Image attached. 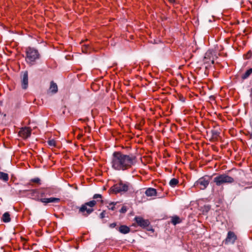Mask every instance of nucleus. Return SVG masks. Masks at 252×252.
Here are the masks:
<instances>
[{
	"mask_svg": "<svg viewBox=\"0 0 252 252\" xmlns=\"http://www.w3.org/2000/svg\"><path fill=\"white\" fill-rule=\"evenodd\" d=\"M252 73V69H249L246 71V72L242 75V78L244 80L249 77V76Z\"/></svg>",
	"mask_w": 252,
	"mask_h": 252,
	"instance_id": "aec40b11",
	"label": "nucleus"
},
{
	"mask_svg": "<svg viewBox=\"0 0 252 252\" xmlns=\"http://www.w3.org/2000/svg\"><path fill=\"white\" fill-rule=\"evenodd\" d=\"M94 199L90 201L86 202L82 204L79 208V212L81 213L83 216L85 217L88 216L94 211L93 207L96 204L97 202H100L101 204L103 203V201L102 200V195L100 194H95L93 196Z\"/></svg>",
	"mask_w": 252,
	"mask_h": 252,
	"instance_id": "f03ea898",
	"label": "nucleus"
},
{
	"mask_svg": "<svg viewBox=\"0 0 252 252\" xmlns=\"http://www.w3.org/2000/svg\"><path fill=\"white\" fill-rule=\"evenodd\" d=\"M48 144L51 147H56V142L54 139H50L48 141Z\"/></svg>",
	"mask_w": 252,
	"mask_h": 252,
	"instance_id": "4be33fe9",
	"label": "nucleus"
},
{
	"mask_svg": "<svg viewBox=\"0 0 252 252\" xmlns=\"http://www.w3.org/2000/svg\"><path fill=\"white\" fill-rule=\"evenodd\" d=\"M31 134V129L29 127H24L20 129L18 132L19 136L24 139L28 138Z\"/></svg>",
	"mask_w": 252,
	"mask_h": 252,
	"instance_id": "1a4fd4ad",
	"label": "nucleus"
},
{
	"mask_svg": "<svg viewBox=\"0 0 252 252\" xmlns=\"http://www.w3.org/2000/svg\"><path fill=\"white\" fill-rule=\"evenodd\" d=\"M22 88L26 90L28 87V72L27 71H26L24 72L22 82H21Z\"/></svg>",
	"mask_w": 252,
	"mask_h": 252,
	"instance_id": "f8f14e48",
	"label": "nucleus"
},
{
	"mask_svg": "<svg viewBox=\"0 0 252 252\" xmlns=\"http://www.w3.org/2000/svg\"><path fill=\"white\" fill-rule=\"evenodd\" d=\"M40 55L38 51L32 47H27L26 49V62L32 65L35 64L36 60L39 59Z\"/></svg>",
	"mask_w": 252,
	"mask_h": 252,
	"instance_id": "7ed1b4c3",
	"label": "nucleus"
},
{
	"mask_svg": "<svg viewBox=\"0 0 252 252\" xmlns=\"http://www.w3.org/2000/svg\"><path fill=\"white\" fill-rule=\"evenodd\" d=\"M251 95L252 96V91H251Z\"/></svg>",
	"mask_w": 252,
	"mask_h": 252,
	"instance_id": "72a5a7b5",
	"label": "nucleus"
},
{
	"mask_svg": "<svg viewBox=\"0 0 252 252\" xmlns=\"http://www.w3.org/2000/svg\"><path fill=\"white\" fill-rule=\"evenodd\" d=\"M170 3H174L175 0H168Z\"/></svg>",
	"mask_w": 252,
	"mask_h": 252,
	"instance_id": "2f4dec72",
	"label": "nucleus"
},
{
	"mask_svg": "<svg viewBox=\"0 0 252 252\" xmlns=\"http://www.w3.org/2000/svg\"><path fill=\"white\" fill-rule=\"evenodd\" d=\"M212 134V138L214 140H217L218 136H219L220 132L216 130H212L211 131Z\"/></svg>",
	"mask_w": 252,
	"mask_h": 252,
	"instance_id": "a211bd4d",
	"label": "nucleus"
},
{
	"mask_svg": "<svg viewBox=\"0 0 252 252\" xmlns=\"http://www.w3.org/2000/svg\"><path fill=\"white\" fill-rule=\"evenodd\" d=\"M119 231L122 234H127L129 232L130 228L126 225H122L118 228Z\"/></svg>",
	"mask_w": 252,
	"mask_h": 252,
	"instance_id": "4468645a",
	"label": "nucleus"
},
{
	"mask_svg": "<svg viewBox=\"0 0 252 252\" xmlns=\"http://www.w3.org/2000/svg\"><path fill=\"white\" fill-rule=\"evenodd\" d=\"M237 240V236L233 231H229L227 233V237L225 239V244H233Z\"/></svg>",
	"mask_w": 252,
	"mask_h": 252,
	"instance_id": "9d476101",
	"label": "nucleus"
},
{
	"mask_svg": "<svg viewBox=\"0 0 252 252\" xmlns=\"http://www.w3.org/2000/svg\"><path fill=\"white\" fill-rule=\"evenodd\" d=\"M116 203L111 202L109 203V205L107 206L109 210L114 211L115 209V205Z\"/></svg>",
	"mask_w": 252,
	"mask_h": 252,
	"instance_id": "b1692460",
	"label": "nucleus"
},
{
	"mask_svg": "<svg viewBox=\"0 0 252 252\" xmlns=\"http://www.w3.org/2000/svg\"><path fill=\"white\" fill-rule=\"evenodd\" d=\"M89 47L88 46V45H85V47H82V51L83 52L85 53H88V48H89Z\"/></svg>",
	"mask_w": 252,
	"mask_h": 252,
	"instance_id": "bb28decb",
	"label": "nucleus"
},
{
	"mask_svg": "<svg viewBox=\"0 0 252 252\" xmlns=\"http://www.w3.org/2000/svg\"><path fill=\"white\" fill-rule=\"evenodd\" d=\"M134 220L137 223V225L143 228H145L147 227H148L150 224V222L148 220L144 219L141 217L136 216L134 218Z\"/></svg>",
	"mask_w": 252,
	"mask_h": 252,
	"instance_id": "6e6552de",
	"label": "nucleus"
},
{
	"mask_svg": "<svg viewBox=\"0 0 252 252\" xmlns=\"http://www.w3.org/2000/svg\"><path fill=\"white\" fill-rule=\"evenodd\" d=\"M33 192H37V190L36 189H33L32 190Z\"/></svg>",
	"mask_w": 252,
	"mask_h": 252,
	"instance_id": "473e14b6",
	"label": "nucleus"
},
{
	"mask_svg": "<svg viewBox=\"0 0 252 252\" xmlns=\"http://www.w3.org/2000/svg\"><path fill=\"white\" fill-rule=\"evenodd\" d=\"M145 194L147 196H156L157 195V190L154 188H150L146 189Z\"/></svg>",
	"mask_w": 252,
	"mask_h": 252,
	"instance_id": "ddd939ff",
	"label": "nucleus"
},
{
	"mask_svg": "<svg viewBox=\"0 0 252 252\" xmlns=\"http://www.w3.org/2000/svg\"><path fill=\"white\" fill-rule=\"evenodd\" d=\"M171 222L174 225H176L177 223H180L181 220L179 217L176 216L172 218Z\"/></svg>",
	"mask_w": 252,
	"mask_h": 252,
	"instance_id": "6ab92c4d",
	"label": "nucleus"
},
{
	"mask_svg": "<svg viewBox=\"0 0 252 252\" xmlns=\"http://www.w3.org/2000/svg\"><path fill=\"white\" fill-rule=\"evenodd\" d=\"M37 200L43 203L44 205H46L49 203H58L60 201V199L56 197L41 198L37 199Z\"/></svg>",
	"mask_w": 252,
	"mask_h": 252,
	"instance_id": "9b49d317",
	"label": "nucleus"
},
{
	"mask_svg": "<svg viewBox=\"0 0 252 252\" xmlns=\"http://www.w3.org/2000/svg\"><path fill=\"white\" fill-rule=\"evenodd\" d=\"M251 69H252V68H251Z\"/></svg>",
	"mask_w": 252,
	"mask_h": 252,
	"instance_id": "f704fd0d",
	"label": "nucleus"
},
{
	"mask_svg": "<svg viewBox=\"0 0 252 252\" xmlns=\"http://www.w3.org/2000/svg\"><path fill=\"white\" fill-rule=\"evenodd\" d=\"M252 56V52L251 51H249L247 54L246 55V59H248L250 58Z\"/></svg>",
	"mask_w": 252,
	"mask_h": 252,
	"instance_id": "cd10ccee",
	"label": "nucleus"
},
{
	"mask_svg": "<svg viewBox=\"0 0 252 252\" xmlns=\"http://www.w3.org/2000/svg\"><path fill=\"white\" fill-rule=\"evenodd\" d=\"M51 194V193L50 190L49 189H46L44 191L41 193V196L43 197L47 195H50Z\"/></svg>",
	"mask_w": 252,
	"mask_h": 252,
	"instance_id": "5701e85b",
	"label": "nucleus"
},
{
	"mask_svg": "<svg viewBox=\"0 0 252 252\" xmlns=\"http://www.w3.org/2000/svg\"><path fill=\"white\" fill-rule=\"evenodd\" d=\"M132 189V186L130 184L121 181L119 183L113 186L110 188V191L111 193L117 194L118 193H124Z\"/></svg>",
	"mask_w": 252,
	"mask_h": 252,
	"instance_id": "20e7f679",
	"label": "nucleus"
},
{
	"mask_svg": "<svg viewBox=\"0 0 252 252\" xmlns=\"http://www.w3.org/2000/svg\"><path fill=\"white\" fill-rule=\"evenodd\" d=\"M136 162V158L133 155L115 152L112 155L111 163L114 169L124 171L131 168Z\"/></svg>",
	"mask_w": 252,
	"mask_h": 252,
	"instance_id": "f257e3e1",
	"label": "nucleus"
},
{
	"mask_svg": "<svg viewBox=\"0 0 252 252\" xmlns=\"http://www.w3.org/2000/svg\"><path fill=\"white\" fill-rule=\"evenodd\" d=\"M0 179L4 182H7L9 179L8 174L0 171Z\"/></svg>",
	"mask_w": 252,
	"mask_h": 252,
	"instance_id": "f3484780",
	"label": "nucleus"
},
{
	"mask_svg": "<svg viewBox=\"0 0 252 252\" xmlns=\"http://www.w3.org/2000/svg\"><path fill=\"white\" fill-rule=\"evenodd\" d=\"M31 181L33 183H37L38 184H40V179L39 178H35L32 179L31 180Z\"/></svg>",
	"mask_w": 252,
	"mask_h": 252,
	"instance_id": "393cba45",
	"label": "nucleus"
},
{
	"mask_svg": "<svg viewBox=\"0 0 252 252\" xmlns=\"http://www.w3.org/2000/svg\"><path fill=\"white\" fill-rule=\"evenodd\" d=\"M179 183V181L177 179L173 178L169 182V185L172 187H175Z\"/></svg>",
	"mask_w": 252,
	"mask_h": 252,
	"instance_id": "412c9836",
	"label": "nucleus"
},
{
	"mask_svg": "<svg viewBox=\"0 0 252 252\" xmlns=\"http://www.w3.org/2000/svg\"><path fill=\"white\" fill-rule=\"evenodd\" d=\"M209 182V177H202L194 183V187L200 189H204L207 187Z\"/></svg>",
	"mask_w": 252,
	"mask_h": 252,
	"instance_id": "423d86ee",
	"label": "nucleus"
},
{
	"mask_svg": "<svg viewBox=\"0 0 252 252\" xmlns=\"http://www.w3.org/2000/svg\"><path fill=\"white\" fill-rule=\"evenodd\" d=\"M1 220L4 222H9L11 220L9 213L8 212L4 213L2 215Z\"/></svg>",
	"mask_w": 252,
	"mask_h": 252,
	"instance_id": "dca6fc26",
	"label": "nucleus"
},
{
	"mask_svg": "<svg viewBox=\"0 0 252 252\" xmlns=\"http://www.w3.org/2000/svg\"><path fill=\"white\" fill-rule=\"evenodd\" d=\"M127 211V208L126 206H123L120 212L122 213H125Z\"/></svg>",
	"mask_w": 252,
	"mask_h": 252,
	"instance_id": "a878e982",
	"label": "nucleus"
},
{
	"mask_svg": "<svg viewBox=\"0 0 252 252\" xmlns=\"http://www.w3.org/2000/svg\"><path fill=\"white\" fill-rule=\"evenodd\" d=\"M49 89L51 93L53 94L56 93L58 92L57 85L53 81H51Z\"/></svg>",
	"mask_w": 252,
	"mask_h": 252,
	"instance_id": "2eb2a0df",
	"label": "nucleus"
},
{
	"mask_svg": "<svg viewBox=\"0 0 252 252\" xmlns=\"http://www.w3.org/2000/svg\"><path fill=\"white\" fill-rule=\"evenodd\" d=\"M105 216V211H103L100 214V218L101 219H103Z\"/></svg>",
	"mask_w": 252,
	"mask_h": 252,
	"instance_id": "c85d7f7f",
	"label": "nucleus"
},
{
	"mask_svg": "<svg viewBox=\"0 0 252 252\" xmlns=\"http://www.w3.org/2000/svg\"><path fill=\"white\" fill-rule=\"evenodd\" d=\"M117 226V223L116 222H114V223H111L110 224V227L111 228H114L116 226Z\"/></svg>",
	"mask_w": 252,
	"mask_h": 252,
	"instance_id": "c756f323",
	"label": "nucleus"
},
{
	"mask_svg": "<svg viewBox=\"0 0 252 252\" xmlns=\"http://www.w3.org/2000/svg\"><path fill=\"white\" fill-rule=\"evenodd\" d=\"M147 230L152 231V232H153L154 231V229H153L152 228H147Z\"/></svg>",
	"mask_w": 252,
	"mask_h": 252,
	"instance_id": "7c9ffc66",
	"label": "nucleus"
},
{
	"mask_svg": "<svg viewBox=\"0 0 252 252\" xmlns=\"http://www.w3.org/2000/svg\"><path fill=\"white\" fill-rule=\"evenodd\" d=\"M213 181L217 186H220L224 184H231L234 182V180L232 177L222 174L215 177Z\"/></svg>",
	"mask_w": 252,
	"mask_h": 252,
	"instance_id": "39448f33",
	"label": "nucleus"
},
{
	"mask_svg": "<svg viewBox=\"0 0 252 252\" xmlns=\"http://www.w3.org/2000/svg\"><path fill=\"white\" fill-rule=\"evenodd\" d=\"M203 62L205 64L206 68L209 67L211 64H214V61L213 60L212 53L210 51H208L205 54Z\"/></svg>",
	"mask_w": 252,
	"mask_h": 252,
	"instance_id": "0eeeda50",
	"label": "nucleus"
}]
</instances>
